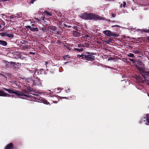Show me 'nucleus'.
<instances>
[{
	"label": "nucleus",
	"instance_id": "obj_5",
	"mask_svg": "<svg viewBox=\"0 0 149 149\" xmlns=\"http://www.w3.org/2000/svg\"><path fill=\"white\" fill-rule=\"evenodd\" d=\"M137 68L145 80H147L149 79V71H146L142 69L141 68L138 67H137Z\"/></svg>",
	"mask_w": 149,
	"mask_h": 149
},
{
	"label": "nucleus",
	"instance_id": "obj_29",
	"mask_svg": "<svg viewBox=\"0 0 149 149\" xmlns=\"http://www.w3.org/2000/svg\"><path fill=\"white\" fill-rule=\"evenodd\" d=\"M26 28L28 29H30L31 31V29L32 27L31 26H26Z\"/></svg>",
	"mask_w": 149,
	"mask_h": 149
},
{
	"label": "nucleus",
	"instance_id": "obj_32",
	"mask_svg": "<svg viewBox=\"0 0 149 149\" xmlns=\"http://www.w3.org/2000/svg\"><path fill=\"white\" fill-rule=\"evenodd\" d=\"M23 48L24 49H27L28 48V47L27 45H24L23 46Z\"/></svg>",
	"mask_w": 149,
	"mask_h": 149
},
{
	"label": "nucleus",
	"instance_id": "obj_4",
	"mask_svg": "<svg viewBox=\"0 0 149 149\" xmlns=\"http://www.w3.org/2000/svg\"><path fill=\"white\" fill-rule=\"evenodd\" d=\"M77 58H80L84 60H86L91 61H93L95 59V56L90 53H86L85 54H83L81 55L78 54L77 56Z\"/></svg>",
	"mask_w": 149,
	"mask_h": 149
},
{
	"label": "nucleus",
	"instance_id": "obj_47",
	"mask_svg": "<svg viewBox=\"0 0 149 149\" xmlns=\"http://www.w3.org/2000/svg\"><path fill=\"white\" fill-rule=\"evenodd\" d=\"M21 13H20L19 14H18V15H19V17H21V16H21Z\"/></svg>",
	"mask_w": 149,
	"mask_h": 149
},
{
	"label": "nucleus",
	"instance_id": "obj_58",
	"mask_svg": "<svg viewBox=\"0 0 149 149\" xmlns=\"http://www.w3.org/2000/svg\"><path fill=\"white\" fill-rule=\"evenodd\" d=\"M133 60V59L131 60H130L131 61H132Z\"/></svg>",
	"mask_w": 149,
	"mask_h": 149
},
{
	"label": "nucleus",
	"instance_id": "obj_57",
	"mask_svg": "<svg viewBox=\"0 0 149 149\" xmlns=\"http://www.w3.org/2000/svg\"><path fill=\"white\" fill-rule=\"evenodd\" d=\"M132 47L131 46H129V47Z\"/></svg>",
	"mask_w": 149,
	"mask_h": 149
},
{
	"label": "nucleus",
	"instance_id": "obj_42",
	"mask_svg": "<svg viewBox=\"0 0 149 149\" xmlns=\"http://www.w3.org/2000/svg\"><path fill=\"white\" fill-rule=\"evenodd\" d=\"M4 30H5V27H4L2 29H1L0 31H3Z\"/></svg>",
	"mask_w": 149,
	"mask_h": 149
},
{
	"label": "nucleus",
	"instance_id": "obj_1",
	"mask_svg": "<svg viewBox=\"0 0 149 149\" xmlns=\"http://www.w3.org/2000/svg\"><path fill=\"white\" fill-rule=\"evenodd\" d=\"M80 17L82 19L87 20H104V17L93 13H81L80 16Z\"/></svg>",
	"mask_w": 149,
	"mask_h": 149
},
{
	"label": "nucleus",
	"instance_id": "obj_14",
	"mask_svg": "<svg viewBox=\"0 0 149 149\" xmlns=\"http://www.w3.org/2000/svg\"><path fill=\"white\" fill-rule=\"evenodd\" d=\"M7 45V43L6 41L0 40V45L6 46Z\"/></svg>",
	"mask_w": 149,
	"mask_h": 149
},
{
	"label": "nucleus",
	"instance_id": "obj_18",
	"mask_svg": "<svg viewBox=\"0 0 149 149\" xmlns=\"http://www.w3.org/2000/svg\"><path fill=\"white\" fill-rule=\"evenodd\" d=\"M74 51H77V52H81L83 50V49L81 47L80 49L78 48H74Z\"/></svg>",
	"mask_w": 149,
	"mask_h": 149
},
{
	"label": "nucleus",
	"instance_id": "obj_6",
	"mask_svg": "<svg viewBox=\"0 0 149 149\" xmlns=\"http://www.w3.org/2000/svg\"><path fill=\"white\" fill-rule=\"evenodd\" d=\"M103 33L108 36H113L117 37L118 36V34H116L114 32H112L109 30L104 31H103Z\"/></svg>",
	"mask_w": 149,
	"mask_h": 149
},
{
	"label": "nucleus",
	"instance_id": "obj_2",
	"mask_svg": "<svg viewBox=\"0 0 149 149\" xmlns=\"http://www.w3.org/2000/svg\"><path fill=\"white\" fill-rule=\"evenodd\" d=\"M15 94L16 96L19 97H28L33 98L35 100L37 99L38 100V98H37L34 96L31 95H29L30 92L28 88H26L22 90V91H19L17 90H15Z\"/></svg>",
	"mask_w": 149,
	"mask_h": 149
},
{
	"label": "nucleus",
	"instance_id": "obj_33",
	"mask_svg": "<svg viewBox=\"0 0 149 149\" xmlns=\"http://www.w3.org/2000/svg\"><path fill=\"white\" fill-rule=\"evenodd\" d=\"M120 27V26H119V25H113L111 26L112 27Z\"/></svg>",
	"mask_w": 149,
	"mask_h": 149
},
{
	"label": "nucleus",
	"instance_id": "obj_27",
	"mask_svg": "<svg viewBox=\"0 0 149 149\" xmlns=\"http://www.w3.org/2000/svg\"><path fill=\"white\" fill-rule=\"evenodd\" d=\"M137 63L138 65L142 66L143 65V63L141 61H139L137 62Z\"/></svg>",
	"mask_w": 149,
	"mask_h": 149
},
{
	"label": "nucleus",
	"instance_id": "obj_10",
	"mask_svg": "<svg viewBox=\"0 0 149 149\" xmlns=\"http://www.w3.org/2000/svg\"><path fill=\"white\" fill-rule=\"evenodd\" d=\"M5 149H13V145L12 143H10L7 145Z\"/></svg>",
	"mask_w": 149,
	"mask_h": 149
},
{
	"label": "nucleus",
	"instance_id": "obj_22",
	"mask_svg": "<svg viewBox=\"0 0 149 149\" xmlns=\"http://www.w3.org/2000/svg\"><path fill=\"white\" fill-rule=\"evenodd\" d=\"M126 5V3L125 2H123V4L122 3L120 6V7L121 8L123 6L124 8H125Z\"/></svg>",
	"mask_w": 149,
	"mask_h": 149
},
{
	"label": "nucleus",
	"instance_id": "obj_26",
	"mask_svg": "<svg viewBox=\"0 0 149 149\" xmlns=\"http://www.w3.org/2000/svg\"><path fill=\"white\" fill-rule=\"evenodd\" d=\"M40 30V32H42L44 31H45V29H43L42 27L41 28V27H40L39 29Z\"/></svg>",
	"mask_w": 149,
	"mask_h": 149
},
{
	"label": "nucleus",
	"instance_id": "obj_52",
	"mask_svg": "<svg viewBox=\"0 0 149 149\" xmlns=\"http://www.w3.org/2000/svg\"><path fill=\"white\" fill-rule=\"evenodd\" d=\"M86 37H89L88 36V35H86Z\"/></svg>",
	"mask_w": 149,
	"mask_h": 149
},
{
	"label": "nucleus",
	"instance_id": "obj_36",
	"mask_svg": "<svg viewBox=\"0 0 149 149\" xmlns=\"http://www.w3.org/2000/svg\"><path fill=\"white\" fill-rule=\"evenodd\" d=\"M57 42H58V43L59 44H61L62 43V42H61V41H60V40H57Z\"/></svg>",
	"mask_w": 149,
	"mask_h": 149
},
{
	"label": "nucleus",
	"instance_id": "obj_35",
	"mask_svg": "<svg viewBox=\"0 0 149 149\" xmlns=\"http://www.w3.org/2000/svg\"><path fill=\"white\" fill-rule=\"evenodd\" d=\"M29 88V89H29V91L30 92H32L33 91V89L32 88Z\"/></svg>",
	"mask_w": 149,
	"mask_h": 149
},
{
	"label": "nucleus",
	"instance_id": "obj_44",
	"mask_svg": "<svg viewBox=\"0 0 149 149\" xmlns=\"http://www.w3.org/2000/svg\"><path fill=\"white\" fill-rule=\"evenodd\" d=\"M48 64V63L47 62H45V65H46V67H47V65Z\"/></svg>",
	"mask_w": 149,
	"mask_h": 149
},
{
	"label": "nucleus",
	"instance_id": "obj_3",
	"mask_svg": "<svg viewBox=\"0 0 149 149\" xmlns=\"http://www.w3.org/2000/svg\"><path fill=\"white\" fill-rule=\"evenodd\" d=\"M26 81V82L29 83L28 84L30 86L42 85L41 80L37 77L33 79L27 78Z\"/></svg>",
	"mask_w": 149,
	"mask_h": 149
},
{
	"label": "nucleus",
	"instance_id": "obj_46",
	"mask_svg": "<svg viewBox=\"0 0 149 149\" xmlns=\"http://www.w3.org/2000/svg\"><path fill=\"white\" fill-rule=\"evenodd\" d=\"M0 76H2L3 77H4V74H3L1 73H0Z\"/></svg>",
	"mask_w": 149,
	"mask_h": 149
},
{
	"label": "nucleus",
	"instance_id": "obj_21",
	"mask_svg": "<svg viewBox=\"0 0 149 149\" xmlns=\"http://www.w3.org/2000/svg\"><path fill=\"white\" fill-rule=\"evenodd\" d=\"M32 71V73H34V76L35 75V74L37 72V73H38V70H37V69L36 68H35V69H34V70H33L32 71Z\"/></svg>",
	"mask_w": 149,
	"mask_h": 149
},
{
	"label": "nucleus",
	"instance_id": "obj_7",
	"mask_svg": "<svg viewBox=\"0 0 149 149\" xmlns=\"http://www.w3.org/2000/svg\"><path fill=\"white\" fill-rule=\"evenodd\" d=\"M7 32L0 33V36L1 37H7L9 38H13L14 36L13 33H8Z\"/></svg>",
	"mask_w": 149,
	"mask_h": 149
},
{
	"label": "nucleus",
	"instance_id": "obj_53",
	"mask_svg": "<svg viewBox=\"0 0 149 149\" xmlns=\"http://www.w3.org/2000/svg\"><path fill=\"white\" fill-rule=\"evenodd\" d=\"M1 15L3 16H5V15L4 14H1Z\"/></svg>",
	"mask_w": 149,
	"mask_h": 149
},
{
	"label": "nucleus",
	"instance_id": "obj_20",
	"mask_svg": "<svg viewBox=\"0 0 149 149\" xmlns=\"http://www.w3.org/2000/svg\"><path fill=\"white\" fill-rule=\"evenodd\" d=\"M79 27H80L79 26H74V29L75 30L77 31L80 32L81 31L79 30Z\"/></svg>",
	"mask_w": 149,
	"mask_h": 149
},
{
	"label": "nucleus",
	"instance_id": "obj_15",
	"mask_svg": "<svg viewBox=\"0 0 149 149\" xmlns=\"http://www.w3.org/2000/svg\"><path fill=\"white\" fill-rule=\"evenodd\" d=\"M132 52L133 53L136 54H141V51L137 50H133Z\"/></svg>",
	"mask_w": 149,
	"mask_h": 149
},
{
	"label": "nucleus",
	"instance_id": "obj_8",
	"mask_svg": "<svg viewBox=\"0 0 149 149\" xmlns=\"http://www.w3.org/2000/svg\"><path fill=\"white\" fill-rule=\"evenodd\" d=\"M2 89L3 90H5L6 91H7L10 93L14 94H15V93H15V90H11L9 89H8L6 88H3Z\"/></svg>",
	"mask_w": 149,
	"mask_h": 149
},
{
	"label": "nucleus",
	"instance_id": "obj_12",
	"mask_svg": "<svg viewBox=\"0 0 149 149\" xmlns=\"http://www.w3.org/2000/svg\"><path fill=\"white\" fill-rule=\"evenodd\" d=\"M64 98L69 100H74L76 98V96L74 95H72L68 97H64Z\"/></svg>",
	"mask_w": 149,
	"mask_h": 149
},
{
	"label": "nucleus",
	"instance_id": "obj_17",
	"mask_svg": "<svg viewBox=\"0 0 149 149\" xmlns=\"http://www.w3.org/2000/svg\"><path fill=\"white\" fill-rule=\"evenodd\" d=\"M90 46V44L88 43H85L82 45V47H88Z\"/></svg>",
	"mask_w": 149,
	"mask_h": 149
},
{
	"label": "nucleus",
	"instance_id": "obj_56",
	"mask_svg": "<svg viewBox=\"0 0 149 149\" xmlns=\"http://www.w3.org/2000/svg\"><path fill=\"white\" fill-rule=\"evenodd\" d=\"M111 22H115V21H111Z\"/></svg>",
	"mask_w": 149,
	"mask_h": 149
},
{
	"label": "nucleus",
	"instance_id": "obj_50",
	"mask_svg": "<svg viewBox=\"0 0 149 149\" xmlns=\"http://www.w3.org/2000/svg\"><path fill=\"white\" fill-rule=\"evenodd\" d=\"M59 33V31L57 32V33H56L57 34H58Z\"/></svg>",
	"mask_w": 149,
	"mask_h": 149
},
{
	"label": "nucleus",
	"instance_id": "obj_55",
	"mask_svg": "<svg viewBox=\"0 0 149 149\" xmlns=\"http://www.w3.org/2000/svg\"><path fill=\"white\" fill-rule=\"evenodd\" d=\"M68 63V62H65V64H67V63Z\"/></svg>",
	"mask_w": 149,
	"mask_h": 149
},
{
	"label": "nucleus",
	"instance_id": "obj_25",
	"mask_svg": "<svg viewBox=\"0 0 149 149\" xmlns=\"http://www.w3.org/2000/svg\"><path fill=\"white\" fill-rule=\"evenodd\" d=\"M146 120L147 122L149 124V115L148 114L146 115Z\"/></svg>",
	"mask_w": 149,
	"mask_h": 149
},
{
	"label": "nucleus",
	"instance_id": "obj_41",
	"mask_svg": "<svg viewBox=\"0 0 149 149\" xmlns=\"http://www.w3.org/2000/svg\"><path fill=\"white\" fill-rule=\"evenodd\" d=\"M36 25H35L34 24H32L31 27H36Z\"/></svg>",
	"mask_w": 149,
	"mask_h": 149
},
{
	"label": "nucleus",
	"instance_id": "obj_49",
	"mask_svg": "<svg viewBox=\"0 0 149 149\" xmlns=\"http://www.w3.org/2000/svg\"><path fill=\"white\" fill-rule=\"evenodd\" d=\"M110 42H109V41L107 42V41H106V43L107 44H108L109 43H110Z\"/></svg>",
	"mask_w": 149,
	"mask_h": 149
},
{
	"label": "nucleus",
	"instance_id": "obj_43",
	"mask_svg": "<svg viewBox=\"0 0 149 149\" xmlns=\"http://www.w3.org/2000/svg\"><path fill=\"white\" fill-rule=\"evenodd\" d=\"M64 26L65 27H68V25L66 24H64Z\"/></svg>",
	"mask_w": 149,
	"mask_h": 149
},
{
	"label": "nucleus",
	"instance_id": "obj_34",
	"mask_svg": "<svg viewBox=\"0 0 149 149\" xmlns=\"http://www.w3.org/2000/svg\"><path fill=\"white\" fill-rule=\"evenodd\" d=\"M44 103L46 104H49V103L46 100L44 102Z\"/></svg>",
	"mask_w": 149,
	"mask_h": 149
},
{
	"label": "nucleus",
	"instance_id": "obj_45",
	"mask_svg": "<svg viewBox=\"0 0 149 149\" xmlns=\"http://www.w3.org/2000/svg\"><path fill=\"white\" fill-rule=\"evenodd\" d=\"M29 53L31 54H34V53L32 52H29Z\"/></svg>",
	"mask_w": 149,
	"mask_h": 149
},
{
	"label": "nucleus",
	"instance_id": "obj_54",
	"mask_svg": "<svg viewBox=\"0 0 149 149\" xmlns=\"http://www.w3.org/2000/svg\"><path fill=\"white\" fill-rule=\"evenodd\" d=\"M40 70L41 71V70H42V71H43V69H41Z\"/></svg>",
	"mask_w": 149,
	"mask_h": 149
},
{
	"label": "nucleus",
	"instance_id": "obj_38",
	"mask_svg": "<svg viewBox=\"0 0 149 149\" xmlns=\"http://www.w3.org/2000/svg\"><path fill=\"white\" fill-rule=\"evenodd\" d=\"M9 19H13L14 18V17L11 16H9Z\"/></svg>",
	"mask_w": 149,
	"mask_h": 149
},
{
	"label": "nucleus",
	"instance_id": "obj_23",
	"mask_svg": "<svg viewBox=\"0 0 149 149\" xmlns=\"http://www.w3.org/2000/svg\"><path fill=\"white\" fill-rule=\"evenodd\" d=\"M109 41L111 43H113L114 42V41L112 38H109V40H107V42Z\"/></svg>",
	"mask_w": 149,
	"mask_h": 149
},
{
	"label": "nucleus",
	"instance_id": "obj_9",
	"mask_svg": "<svg viewBox=\"0 0 149 149\" xmlns=\"http://www.w3.org/2000/svg\"><path fill=\"white\" fill-rule=\"evenodd\" d=\"M72 35L75 37H79L81 35V33L76 31H74L72 33Z\"/></svg>",
	"mask_w": 149,
	"mask_h": 149
},
{
	"label": "nucleus",
	"instance_id": "obj_16",
	"mask_svg": "<svg viewBox=\"0 0 149 149\" xmlns=\"http://www.w3.org/2000/svg\"><path fill=\"white\" fill-rule=\"evenodd\" d=\"M31 31L33 32L38 31H39V30L38 28H34L32 27L31 29Z\"/></svg>",
	"mask_w": 149,
	"mask_h": 149
},
{
	"label": "nucleus",
	"instance_id": "obj_60",
	"mask_svg": "<svg viewBox=\"0 0 149 149\" xmlns=\"http://www.w3.org/2000/svg\"><path fill=\"white\" fill-rule=\"evenodd\" d=\"M1 5V3H0V6Z\"/></svg>",
	"mask_w": 149,
	"mask_h": 149
},
{
	"label": "nucleus",
	"instance_id": "obj_62",
	"mask_svg": "<svg viewBox=\"0 0 149 149\" xmlns=\"http://www.w3.org/2000/svg\"><path fill=\"white\" fill-rule=\"evenodd\" d=\"M148 40H149V39Z\"/></svg>",
	"mask_w": 149,
	"mask_h": 149
},
{
	"label": "nucleus",
	"instance_id": "obj_39",
	"mask_svg": "<svg viewBox=\"0 0 149 149\" xmlns=\"http://www.w3.org/2000/svg\"><path fill=\"white\" fill-rule=\"evenodd\" d=\"M82 45H81L79 44V45H78V47H80V48H81V47H82Z\"/></svg>",
	"mask_w": 149,
	"mask_h": 149
},
{
	"label": "nucleus",
	"instance_id": "obj_61",
	"mask_svg": "<svg viewBox=\"0 0 149 149\" xmlns=\"http://www.w3.org/2000/svg\"><path fill=\"white\" fill-rule=\"evenodd\" d=\"M148 37L149 38V36H148Z\"/></svg>",
	"mask_w": 149,
	"mask_h": 149
},
{
	"label": "nucleus",
	"instance_id": "obj_11",
	"mask_svg": "<svg viewBox=\"0 0 149 149\" xmlns=\"http://www.w3.org/2000/svg\"><path fill=\"white\" fill-rule=\"evenodd\" d=\"M52 100L54 103H56L59 100V99L57 96L53 95L52 98Z\"/></svg>",
	"mask_w": 149,
	"mask_h": 149
},
{
	"label": "nucleus",
	"instance_id": "obj_31",
	"mask_svg": "<svg viewBox=\"0 0 149 149\" xmlns=\"http://www.w3.org/2000/svg\"><path fill=\"white\" fill-rule=\"evenodd\" d=\"M69 56L68 55H66V56H64V57H63V58L65 59H66L67 58H69Z\"/></svg>",
	"mask_w": 149,
	"mask_h": 149
},
{
	"label": "nucleus",
	"instance_id": "obj_59",
	"mask_svg": "<svg viewBox=\"0 0 149 149\" xmlns=\"http://www.w3.org/2000/svg\"><path fill=\"white\" fill-rule=\"evenodd\" d=\"M1 27V26L0 25V28Z\"/></svg>",
	"mask_w": 149,
	"mask_h": 149
},
{
	"label": "nucleus",
	"instance_id": "obj_24",
	"mask_svg": "<svg viewBox=\"0 0 149 149\" xmlns=\"http://www.w3.org/2000/svg\"><path fill=\"white\" fill-rule=\"evenodd\" d=\"M127 56L130 57H134V55L132 53H129L128 54H127Z\"/></svg>",
	"mask_w": 149,
	"mask_h": 149
},
{
	"label": "nucleus",
	"instance_id": "obj_37",
	"mask_svg": "<svg viewBox=\"0 0 149 149\" xmlns=\"http://www.w3.org/2000/svg\"><path fill=\"white\" fill-rule=\"evenodd\" d=\"M36 0H31V3L32 4H33L34 2Z\"/></svg>",
	"mask_w": 149,
	"mask_h": 149
},
{
	"label": "nucleus",
	"instance_id": "obj_19",
	"mask_svg": "<svg viewBox=\"0 0 149 149\" xmlns=\"http://www.w3.org/2000/svg\"><path fill=\"white\" fill-rule=\"evenodd\" d=\"M49 29L51 31H55L56 30V27L55 26L51 27L50 28H49Z\"/></svg>",
	"mask_w": 149,
	"mask_h": 149
},
{
	"label": "nucleus",
	"instance_id": "obj_51",
	"mask_svg": "<svg viewBox=\"0 0 149 149\" xmlns=\"http://www.w3.org/2000/svg\"><path fill=\"white\" fill-rule=\"evenodd\" d=\"M146 81H148V84L149 85V79H148L147 80H146Z\"/></svg>",
	"mask_w": 149,
	"mask_h": 149
},
{
	"label": "nucleus",
	"instance_id": "obj_28",
	"mask_svg": "<svg viewBox=\"0 0 149 149\" xmlns=\"http://www.w3.org/2000/svg\"><path fill=\"white\" fill-rule=\"evenodd\" d=\"M44 13H46L49 16H51L52 15V14L48 12L46 10L45 11Z\"/></svg>",
	"mask_w": 149,
	"mask_h": 149
},
{
	"label": "nucleus",
	"instance_id": "obj_13",
	"mask_svg": "<svg viewBox=\"0 0 149 149\" xmlns=\"http://www.w3.org/2000/svg\"><path fill=\"white\" fill-rule=\"evenodd\" d=\"M9 95L8 94L4 92L2 90H0V96L6 97Z\"/></svg>",
	"mask_w": 149,
	"mask_h": 149
},
{
	"label": "nucleus",
	"instance_id": "obj_48",
	"mask_svg": "<svg viewBox=\"0 0 149 149\" xmlns=\"http://www.w3.org/2000/svg\"><path fill=\"white\" fill-rule=\"evenodd\" d=\"M71 26H68V28H70Z\"/></svg>",
	"mask_w": 149,
	"mask_h": 149
},
{
	"label": "nucleus",
	"instance_id": "obj_30",
	"mask_svg": "<svg viewBox=\"0 0 149 149\" xmlns=\"http://www.w3.org/2000/svg\"><path fill=\"white\" fill-rule=\"evenodd\" d=\"M143 31L146 33H149V29H143Z\"/></svg>",
	"mask_w": 149,
	"mask_h": 149
},
{
	"label": "nucleus",
	"instance_id": "obj_40",
	"mask_svg": "<svg viewBox=\"0 0 149 149\" xmlns=\"http://www.w3.org/2000/svg\"><path fill=\"white\" fill-rule=\"evenodd\" d=\"M112 17H115V16H116V15H115V14H114L112 13Z\"/></svg>",
	"mask_w": 149,
	"mask_h": 149
}]
</instances>
